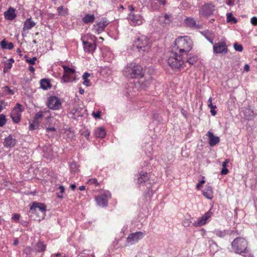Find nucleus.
<instances>
[{"label":"nucleus","instance_id":"obj_1","mask_svg":"<svg viewBox=\"0 0 257 257\" xmlns=\"http://www.w3.org/2000/svg\"><path fill=\"white\" fill-rule=\"evenodd\" d=\"M143 67L135 63L127 64L123 70V73L125 76L130 78H135L140 77L141 78L138 82L142 84L141 89H144L150 84V81H144L142 77L143 76Z\"/></svg>","mask_w":257,"mask_h":257},{"label":"nucleus","instance_id":"obj_2","mask_svg":"<svg viewBox=\"0 0 257 257\" xmlns=\"http://www.w3.org/2000/svg\"><path fill=\"white\" fill-rule=\"evenodd\" d=\"M175 46L173 48V51L178 50L179 53H187L189 52L192 47L191 40L187 37H180L176 39L174 43Z\"/></svg>","mask_w":257,"mask_h":257},{"label":"nucleus","instance_id":"obj_3","mask_svg":"<svg viewBox=\"0 0 257 257\" xmlns=\"http://www.w3.org/2000/svg\"><path fill=\"white\" fill-rule=\"evenodd\" d=\"M183 54H178L176 51H172L169 53L167 59L168 65L174 70H179L184 64L183 60Z\"/></svg>","mask_w":257,"mask_h":257},{"label":"nucleus","instance_id":"obj_4","mask_svg":"<svg viewBox=\"0 0 257 257\" xmlns=\"http://www.w3.org/2000/svg\"><path fill=\"white\" fill-rule=\"evenodd\" d=\"M231 246L235 253L241 254L246 251L247 242L244 238L238 237L231 242Z\"/></svg>","mask_w":257,"mask_h":257},{"label":"nucleus","instance_id":"obj_5","mask_svg":"<svg viewBox=\"0 0 257 257\" xmlns=\"http://www.w3.org/2000/svg\"><path fill=\"white\" fill-rule=\"evenodd\" d=\"M134 46L140 52H148L151 48V43L147 37L142 36L135 41Z\"/></svg>","mask_w":257,"mask_h":257},{"label":"nucleus","instance_id":"obj_6","mask_svg":"<svg viewBox=\"0 0 257 257\" xmlns=\"http://www.w3.org/2000/svg\"><path fill=\"white\" fill-rule=\"evenodd\" d=\"M46 211V205L41 203L34 202L30 207V212L31 214H39V216L42 218H44Z\"/></svg>","mask_w":257,"mask_h":257},{"label":"nucleus","instance_id":"obj_7","mask_svg":"<svg viewBox=\"0 0 257 257\" xmlns=\"http://www.w3.org/2000/svg\"><path fill=\"white\" fill-rule=\"evenodd\" d=\"M62 68L64 70V74L61 80L65 83L74 81L75 78L73 77V75L75 73V69L66 65H63Z\"/></svg>","mask_w":257,"mask_h":257},{"label":"nucleus","instance_id":"obj_8","mask_svg":"<svg viewBox=\"0 0 257 257\" xmlns=\"http://www.w3.org/2000/svg\"><path fill=\"white\" fill-rule=\"evenodd\" d=\"M48 107L52 110H59L61 108V101L58 97L52 96L48 97L47 102Z\"/></svg>","mask_w":257,"mask_h":257},{"label":"nucleus","instance_id":"obj_9","mask_svg":"<svg viewBox=\"0 0 257 257\" xmlns=\"http://www.w3.org/2000/svg\"><path fill=\"white\" fill-rule=\"evenodd\" d=\"M23 111L22 105L17 103L16 106L13 108L11 113V116L13 121L15 123H18L21 117V113Z\"/></svg>","mask_w":257,"mask_h":257},{"label":"nucleus","instance_id":"obj_10","mask_svg":"<svg viewBox=\"0 0 257 257\" xmlns=\"http://www.w3.org/2000/svg\"><path fill=\"white\" fill-rule=\"evenodd\" d=\"M214 11V6L206 4L202 6L199 10V13L204 17H208L213 14Z\"/></svg>","mask_w":257,"mask_h":257},{"label":"nucleus","instance_id":"obj_11","mask_svg":"<svg viewBox=\"0 0 257 257\" xmlns=\"http://www.w3.org/2000/svg\"><path fill=\"white\" fill-rule=\"evenodd\" d=\"M144 237V233L141 231L136 232L128 235L127 237V241L131 244H133L138 242Z\"/></svg>","mask_w":257,"mask_h":257},{"label":"nucleus","instance_id":"obj_12","mask_svg":"<svg viewBox=\"0 0 257 257\" xmlns=\"http://www.w3.org/2000/svg\"><path fill=\"white\" fill-rule=\"evenodd\" d=\"M212 213L209 210L206 212L202 217L198 218V219L193 223L194 226H199L204 225L207 220L211 217Z\"/></svg>","mask_w":257,"mask_h":257},{"label":"nucleus","instance_id":"obj_13","mask_svg":"<svg viewBox=\"0 0 257 257\" xmlns=\"http://www.w3.org/2000/svg\"><path fill=\"white\" fill-rule=\"evenodd\" d=\"M214 52L217 54L226 53L227 52V46L224 42H219L213 46Z\"/></svg>","mask_w":257,"mask_h":257},{"label":"nucleus","instance_id":"obj_14","mask_svg":"<svg viewBox=\"0 0 257 257\" xmlns=\"http://www.w3.org/2000/svg\"><path fill=\"white\" fill-rule=\"evenodd\" d=\"M109 197H110V195H108ZM95 200L97 204L101 207H105L108 205V199L107 195L106 194H104L96 197Z\"/></svg>","mask_w":257,"mask_h":257},{"label":"nucleus","instance_id":"obj_15","mask_svg":"<svg viewBox=\"0 0 257 257\" xmlns=\"http://www.w3.org/2000/svg\"><path fill=\"white\" fill-rule=\"evenodd\" d=\"M82 43L84 50L86 52L93 53L95 50L96 45L95 43L83 41Z\"/></svg>","mask_w":257,"mask_h":257},{"label":"nucleus","instance_id":"obj_16","mask_svg":"<svg viewBox=\"0 0 257 257\" xmlns=\"http://www.w3.org/2000/svg\"><path fill=\"white\" fill-rule=\"evenodd\" d=\"M16 144L15 138L12 135H9L8 137L6 138L4 142V146L5 148H11Z\"/></svg>","mask_w":257,"mask_h":257},{"label":"nucleus","instance_id":"obj_17","mask_svg":"<svg viewBox=\"0 0 257 257\" xmlns=\"http://www.w3.org/2000/svg\"><path fill=\"white\" fill-rule=\"evenodd\" d=\"M109 22L107 21H102L98 22L96 25H94V30L97 34L102 32L106 26L108 24Z\"/></svg>","mask_w":257,"mask_h":257},{"label":"nucleus","instance_id":"obj_18","mask_svg":"<svg viewBox=\"0 0 257 257\" xmlns=\"http://www.w3.org/2000/svg\"><path fill=\"white\" fill-rule=\"evenodd\" d=\"M207 136L208 137L209 144L211 147L215 146L220 141L218 137L215 136L210 131L207 133Z\"/></svg>","mask_w":257,"mask_h":257},{"label":"nucleus","instance_id":"obj_19","mask_svg":"<svg viewBox=\"0 0 257 257\" xmlns=\"http://www.w3.org/2000/svg\"><path fill=\"white\" fill-rule=\"evenodd\" d=\"M129 19L136 25H140L143 23L142 18L140 15H135L134 14H130L129 15Z\"/></svg>","mask_w":257,"mask_h":257},{"label":"nucleus","instance_id":"obj_20","mask_svg":"<svg viewBox=\"0 0 257 257\" xmlns=\"http://www.w3.org/2000/svg\"><path fill=\"white\" fill-rule=\"evenodd\" d=\"M4 16L6 19L9 20H14L16 15L15 13V10L12 8H10L6 12L4 13Z\"/></svg>","mask_w":257,"mask_h":257},{"label":"nucleus","instance_id":"obj_21","mask_svg":"<svg viewBox=\"0 0 257 257\" xmlns=\"http://www.w3.org/2000/svg\"><path fill=\"white\" fill-rule=\"evenodd\" d=\"M203 194L207 199H211L213 198V190L211 186L209 185H206Z\"/></svg>","mask_w":257,"mask_h":257},{"label":"nucleus","instance_id":"obj_22","mask_svg":"<svg viewBox=\"0 0 257 257\" xmlns=\"http://www.w3.org/2000/svg\"><path fill=\"white\" fill-rule=\"evenodd\" d=\"M138 179V183L141 184L147 183L149 181L148 174L146 172H141Z\"/></svg>","mask_w":257,"mask_h":257},{"label":"nucleus","instance_id":"obj_23","mask_svg":"<svg viewBox=\"0 0 257 257\" xmlns=\"http://www.w3.org/2000/svg\"><path fill=\"white\" fill-rule=\"evenodd\" d=\"M36 25V23L31 18L27 19L24 23L23 30H29Z\"/></svg>","mask_w":257,"mask_h":257},{"label":"nucleus","instance_id":"obj_24","mask_svg":"<svg viewBox=\"0 0 257 257\" xmlns=\"http://www.w3.org/2000/svg\"><path fill=\"white\" fill-rule=\"evenodd\" d=\"M105 135V130L102 127H99L95 131V136L97 138L102 139Z\"/></svg>","mask_w":257,"mask_h":257},{"label":"nucleus","instance_id":"obj_25","mask_svg":"<svg viewBox=\"0 0 257 257\" xmlns=\"http://www.w3.org/2000/svg\"><path fill=\"white\" fill-rule=\"evenodd\" d=\"M160 22L162 23L164 26L169 24L171 22V16L166 14L163 17H160L159 18Z\"/></svg>","mask_w":257,"mask_h":257},{"label":"nucleus","instance_id":"obj_26","mask_svg":"<svg viewBox=\"0 0 257 257\" xmlns=\"http://www.w3.org/2000/svg\"><path fill=\"white\" fill-rule=\"evenodd\" d=\"M1 46L3 49L12 50L14 48V44L12 42L8 43L5 39L1 42Z\"/></svg>","mask_w":257,"mask_h":257},{"label":"nucleus","instance_id":"obj_27","mask_svg":"<svg viewBox=\"0 0 257 257\" xmlns=\"http://www.w3.org/2000/svg\"><path fill=\"white\" fill-rule=\"evenodd\" d=\"M46 245L43 242L39 241L36 245L35 251L36 252H44L46 250Z\"/></svg>","mask_w":257,"mask_h":257},{"label":"nucleus","instance_id":"obj_28","mask_svg":"<svg viewBox=\"0 0 257 257\" xmlns=\"http://www.w3.org/2000/svg\"><path fill=\"white\" fill-rule=\"evenodd\" d=\"M40 85L41 88L44 90H47L51 87L50 82L48 79H43L40 81Z\"/></svg>","mask_w":257,"mask_h":257},{"label":"nucleus","instance_id":"obj_29","mask_svg":"<svg viewBox=\"0 0 257 257\" xmlns=\"http://www.w3.org/2000/svg\"><path fill=\"white\" fill-rule=\"evenodd\" d=\"M94 15L86 14L83 18L82 21L85 24L92 23L94 21Z\"/></svg>","mask_w":257,"mask_h":257},{"label":"nucleus","instance_id":"obj_30","mask_svg":"<svg viewBox=\"0 0 257 257\" xmlns=\"http://www.w3.org/2000/svg\"><path fill=\"white\" fill-rule=\"evenodd\" d=\"M202 34L205 37V38L212 44H213V36L212 33L210 31H204L202 32Z\"/></svg>","mask_w":257,"mask_h":257},{"label":"nucleus","instance_id":"obj_31","mask_svg":"<svg viewBox=\"0 0 257 257\" xmlns=\"http://www.w3.org/2000/svg\"><path fill=\"white\" fill-rule=\"evenodd\" d=\"M90 76V74L88 72H85L83 75L82 78L84 80L83 82V84L86 86H89L90 85V81L88 79V78Z\"/></svg>","mask_w":257,"mask_h":257},{"label":"nucleus","instance_id":"obj_32","mask_svg":"<svg viewBox=\"0 0 257 257\" xmlns=\"http://www.w3.org/2000/svg\"><path fill=\"white\" fill-rule=\"evenodd\" d=\"M58 15L60 16H63L67 15L68 9H64L63 6L59 7L57 8Z\"/></svg>","mask_w":257,"mask_h":257},{"label":"nucleus","instance_id":"obj_33","mask_svg":"<svg viewBox=\"0 0 257 257\" xmlns=\"http://www.w3.org/2000/svg\"><path fill=\"white\" fill-rule=\"evenodd\" d=\"M198 60V58L196 56H191V55H189V57H188L186 62L188 63L190 65H193Z\"/></svg>","mask_w":257,"mask_h":257},{"label":"nucleus","instance_id":"obj_34","mask_svg":"<svg viewBox=\"0 0 257 257\" xmlns=\"http://www.w3.org/2000/svg\"><path fill=\"white\" fill-rule=\"evenodd\" d=\"M186 24L190 27H194L196 26L195 20L191 18H188L185 20Z\"/></svg>","mask_w":257,"mask_h":257},{"label":"nucleus","instance_id":"obj_35","mask_svg":"<svg viewBox=\"0 0 257 257\" xmlns=\"http://www.w3.org/2000/svg\"><path fill=\"white\" fill-rule=\"evenodd\" d=\"M227 21L231 24H235L237 22V20L235 17H233L231 13H227Z\"/></svg>","mask_w":257,"mask_h":257},{"label":"nucleus","instance_id":"obj_36","mask_svg":"<svg viewBox=\"0 0 257 257\" xmlns=\"http://www.w3.org/2000/svg\"><path fill=\"white\" fill-rule=\"evenodd\" d=\"M3 93L5 95H13L14 92L13 90L11 89L8 86H5L2 88Z\"/></svg>","mask_w":257,"mask_h":257},{"label":"nucleus","instance_id":"obj_37","mask_svg":"<svg viewBox=\"0 0 257 257\" xmlns=\"http://www.w3.org/2000/svg\"><path fill=\"white\" fill-rule=\"evenodd\" d=\"M44 116V112L43 111H39L36 113L34 117V120L35 122H38V120L39 119L42 118Z\"/></svg>","mask_w":257,"mask_h":257},{"label":"nucleus","instance_id":"obj_38","mask_svg":"<svg viewBox=\"0 0 257 257\" xmlns=\"http://www.w3.org/2000/svg\"><path fill=\"white\" fill-rule=\"evenodd\" d=\"M215 233L217 236L220 237H224L226 234V231L225 230H217L215 231Z\"/></svg>","mask_w":257,"mask_h":257},{"label":"nucleus","instance_id":"obj_39","mask_svg":"<svg viewBox=\"0 0 257 257\" xmlns=\"http://www.w3.org/2000/svg\"><path fill=\"white\" fill-rule=\"evenodd\" d=\"M78 165L76 162H73L70 165L71 170L73 172H76L78 169Z\"/></svg>","mask_w":257,"mask_h":257},{"label":"nucleus","instance_id":"obj_40","mask_svg":"<svg viewBox=\"0 0 257 257\" xmlns=\"http://www.w3.org/2000/svg\"><path fill=\"white\" fill-rule=\"evenodd\" d=\"M39 127V122H35L34 120L32 123H30L29 125V130L33 131L37 129Z\"/></svg>","mask_w":257,"mask_h":257},{"label":"nucleus","instance_id":"obj_41","mask_svg":"<svg viewBox=\"0 0 257 257\" xmlns=\"http://www.w3.org/2000/svg\"><path fill=\"white\" fill-rule=\"evenodd\" d=\"M7 119L6 116L3 114H0V127H3L6 123Z\"/></svg>","mask_w":257,"mask_h":257},{"label":"nucleus","instance_id":"obj_42","mask_svg":"<svg viewBox=\"0 0 257 257\" xmlns=\"http://www.w3.org/2000/svg\"><path fill=\"white\" fill-rule=\"evenodd\" d=\"M234 49L238 52H241L243 50V47L241 45H239L237 43H234L233 45Z\"/></svg>","mask_w":257,"mask_h":257},{"label":"nucleus","instance_id":"obj_43","mask_svg":"<svg viewBox=\"0 0 257 257\" xmlns=\"http://www.w3.org/2000/svg\"><path fill=\"white\" fill-rule=\"evenodd\" d=\"M37 60V58L36 57H34L32 58L27 59L26 62L29 63L31 65H34L35 64V61Z\"/></svg>","mask_w":257,"mask_h":257},{"label":"nucleus","instance_id":"obj_44","mask_svg":"<svg viewBox=\"0 0 257 257\" xmlns=\"http://www.w3.org/2000/svg\"><path fill=\"white\" fill-rule=\"evenodd\" d=\"M7 105V103L5 102L4 100H2L0 101V112Z\"/></svg>","mask_w":257,"mask_h":257},{"label":"nucleus","instance_id":"obj_45","mask_svg":"<svg viewBox=\"0 0 257 257\" xmlns=\"http://www.w3.org/2000/svg\"><path fill=\"white\" fill-rule=\"evenodd\" d=\"M210 108V112L213 116H215L216 114V112L215 111V109L216 108V105H213L212 106H208Z\"/></svg>","mask_w":257,"mask_h":257},{"label":"nucleus","instance_id":"obj_46","mask_svg":"<svg viewBox=\"0 0 257 257\" xmlns=\"http://www.w3.org/2000/svg\"><path fill=\"white\" fill-rule=\"evenodd\" d=\"M250 22L251 24L253 26H256L257 25V17H253L251 19Z\"/></svg>","mask_w":257,"mask_h":257},{"label":"nucleus","instance_id":"obj_47","mask_svg":"<svg viewBox=\"0 0 257 257\" xmlns=\"http://www.w3.org/2000/svg\"><path fill=\"white\" fill-rule=\"evenodd\" d=\"M93 116L96 118H99L100 117V112L98 111L96 112H93Z\"/></svg>","mask_w":257,"mask_h":257},{"label":"nucleus","instance_id":"obj_48","mask_svg":"<svg viewBox=\"0 0 257 257\" xmlns=\"http://www.w3.org/2000/svg\"><path fill=\"white\" fill-rule=\"evenodd\" d=\"M228 173V170L226 168V167L222 168L221 174L222 175H226Z\"/></svg>","mask_w":257,"mask_h":257},{"label":"nucleus","instance_id":"obj_49","mask_svg":"<svg viewBox=\"0 0 257 257\" xmlns=\"http://www.w3.org/2000/svg\"><path fill=\"white\" fill-rule=\"evenodd\" d=\"M89 182L91 184H95L96 186L99 185V183H98L96 179H90Z\"/></svg>","mask_w":257,"mask_h":257},{"label":"nucleus","instance_id":"obj_50","mask_svg":"<svg viewBox=\"0 0 257 257\" xmlns=\"http://www.w3.org/2000/svg\"><path fill=\"white\" fill-rule=\"evenodd\" d=\"M205 183V181L204 180H202L200 181L197 185L196 188L197 189L199 190L200 188V187L203 184Z\"/></svg>","mask_w":257,"mask_h":257},{"label":"nucleus","instance_id":"obj_51","mask_svg":"<svg viewBox=\"0 0 257 257\" xmlns=\"http://www.w3.org/2000/svg\"><path fill=\"white\" fill-rule=\"evenodd\" d=\"M183 225L184 226H188L190 223V222L189 220H185L183 221Z\"/></svg>","mask_w":257,"mask_h":257},{"label":"nucleus","instance_id":"obj_52","mask_svg":"<svg viewBox=\"0 0 257 257\" xmlns=\"http://www.w3.org/2000/svg\"><path fill=\"white\" fill-rule=\"evenodd\" d=\"M33 249L30 248V247H26L25 250H24V252H25L26 254H30V252H31V251Z\"/></svg>","mask_w":257,"mask_h":257},{"label":"nucleus","instance_id":"obj_53","mask_svg":"<svg viewBox=\"0 0 257 257\" xmlns=\"http://www.w3.org/2000/svg\"><path fill=\"white\" fill-rule=\"evenodd\" d=\"M56 131V128L54 127H47L46 128V132H55Z\"/></svg>","mask_w":257,"mask_h":257},{"label":"nucleus","instance_id":"obj_54","mask_svg":"<svg viewBox=\"0 0 257 257\" xmlns=\"http://www.w3.org/2000/svg\"><path fill=\"white\" fill-rule=\"evenodd\" d=\"M59 189L60 190V193L61 194H63V193H64V190H65V188L63 186H60L59 187Z\"/></svg>","mask_w":257,"mask_h":257},{"label":"nucleus","instance_id":"obj_55","mask_svg":"<svg viewBox=\"0 0 257 257\" xmlns=\"http://www.w3.org/2000/svg\"><path fill=\"white\" fill-rule=\"evenodd\" d=\"M229 163V160H225L222 164V168L226 167L227 164Z\"/></svg>","mask_w":257,"mask_h":257},{"label":"nucleus","instance_id":"obj_56","mask_svg":"<svg viewBox=\"0 0 257 257\" xmlns=\"http://www.w3.org/2000/svg\"><path fill=\"white\" fill-rule=\"evenodd\" d=\"M12 65L11 64V63H7L5 65V67L8 69H10L12 68Z\"/></svg>","mask_w":257,"mask_h":257},{"label":"nucleus","instance_id":"obj_57","mask_svg":"<svg viewBox=\"0 0 257 257\" xmlns=\"http://www.w3.org/2000/svg\"><path fill=\"white\" fill-rule=\"evenodd\" d=\"M13 218L15 220H19L20 218V215L18 214H14Z\"/></svg>","mask_w":257,"mask_h":257},{"label":"nucleus","instance_id":"obj_58","mask_svg":"<svg viewBox=\"0 0 257 257\" xmlns=\"http://www.w3.org/2000/svg\"><path fill=\"white\" fill-rule=\"evenodd\" d=\"M244 70L245 71H248L249 70V66L248 64H245L244 66Z\"/></svg>","mask_w":257,"mask_h":257},{"label":"nucleus","instance_id":"obj_59","mask_svg":"<svg viewBox=\"0 0 257 257\" xmlns=\"http://www.w3.org/2000/svg\"><path fill=\"white\" fill-rule=\"evenodd\" d=\"M29 70L31 72H33L34 73L35 72V69L34 67H33V66H29Z\"/></svg>","mask_w":257,"mask_h":257},{"label":"nucleus","instance_id":"obj_60","mask_svg":"<svg viewBox=\"0 0 257 257\" xmlns=\"http://www.w3.org/2000/svg\"><path fill=\"white\" fill-rule=\"evenodd\" d=\"M208 101L209 102L208 106H212V98L210 97Z\"/></svg>","mask_w":257,"mask_h":257},{"label":"nucleus","instance_id":"obj_61","mask_svg":"<svg viewBox=\"0 0 257 257\" xmlns=\"http://www.w3.org/2000/svg\"><path fill=\"white\" fill-rule=\"evenodd\" d=\"M70 187L72 190H74L76 188V186L75 185V184H71Z\"/></svg>","mask_w":257,"mask_h":257},{"label":"nucleus","instance_id":"obj_62","mask_svg":"<svg viewBox=\"0 0 257 257\" xmlns=\"http://www.w3.org/2000/svg\"><path fill=\"white\" fill-rule=\"evenodd\" d=\"M79 92L80 94H83L84 93V90L82 88H80L79 90Z\"/></svg>","mask_w":257,"mask_h":257},{"label":"nucleus","instance_id":"obj_63","mask_svg":"<svg viewBox=\"0 0 257 257\" xmlns=\"http://www.w3.org/2000/svg\"><path fill=\"white\" fill-rule=\"evenodd\" d=\"M128 8L129 10L131 11H133L134 10V8L132 5L128 6Z\"/></svg>","mask_w":257,"mask_h":257},{"label":"nucleus","instance_id":"obj_64","mask_svg":"<svg viewBox=\"0 0 257 257\" xmlns=\"http://www.w3.org/2000/svg\"><path fill=\"white\" fill-rule=\"evenodd\" d=\"M79 189L80 191L84 190L85 189V187L84 186H81L79 187Z\"/></svg>","mask_w":257,"mask_h":257}]
</instances>
